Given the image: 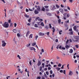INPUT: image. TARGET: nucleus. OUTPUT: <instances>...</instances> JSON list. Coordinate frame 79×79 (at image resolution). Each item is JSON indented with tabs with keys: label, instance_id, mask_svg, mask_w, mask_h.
Listing matches in <instances>:
<instances>
[{
	"label": "nucleus",
	"instance_id": "60",
	"mask_svg": "<svg viewBox=\"0 0 79 79\" xmlns=\"http://www.w3.org/2000/svg\"><path fill=\"white\" fill-rule=\"evenodd\" d=\"M8 21L9 23H10V22H11V20L10 19L9 20H8Z\"/></svg>",
	"mask_w": 79,
	"mask_h": 79
},
{
	"label": "nucleus",
	"instance_id": "17",
	"mask_svg": "<svg viewBox=\"0 0 79 79\" xmlns=\"http://www.w3.org/2000/svg\"><path fill=\"white\" fill-rule=\"evenodd\" d=\"M40 25L42 26H44V23L43 22H41V23H40Z\"/></svg>",
	"mask_w": 79,
	"mask_h": 79
},
{
	"label": "nucleus",
	"instance_id": "53",
	"mask_svg": "<svg viewBox=\"0 0 79 79\" xmlns=\"http://www.w3.org/2000/svg\"><path fill=\"white\" fill-rule=\"evenodd\" d=\"M73 0H69V1L71 3L73 1Z\"/></svg>",
	"mask_w": 79,
	"mask_h": 79
},
{
	"label": "nucleus",
	"instance_id": "12",
	"mask_svg": "<svg viewBox=\"0 0 79 79\" xmlns=\"http://www.w3.org/2000/svg\"><path fill=\"white\" fill-rule=\"evenodd\" d=\"M34 13L36 14H38L39 11H38V10H35V11Z\"/></svg>",
	"mask_w": 79,
	"mask_h": 79
},
{
	"label": "nucleus",
	"instance_id": "41",
	"mask_svg": "<svg viewBox=\"0 0 79 79\" xmlns=\"http://www.w3.org/2000/svg\"><path fill=\"white\" fill-rule=\"evenodd\" d=\"M67 9L69 10H70V8L69 7V6H67Z\"/></svg>",
	"mask_w": 79,
	"mask_h": 79
},
{
	"label": "nucleus",
	"instance_id": "45",
	"mask_svg": "<svg viewBox=\"0 0 79 79\" xmlns=\"http://www.w3.org/2000/svg\"><path fill=\"white\" fill-rule=\"evenodd\" d=\"M41 78L40 77H37V79H40Z\"/></svg>",
	"mask_w": 79,
	"mask_h": 79
},
{
	"label": "nucleus",
	"instance_id": "52",
	"mask_svg": "<svg viewBox=\"0 0 79 79\" xmlns=\"http://www.w3.org/2000/svg\"><path fill=\"white\" fill-rule=\"evenodd\" d=\"M63 70H60V73H63Z\"/></svg>",
	"mask_w": 79,
	"mask_h": 79
},
{
	"label": "nucleus",
	"instance_id": "35",
	"mask_svg": "<svg viewBox=\"0 0 79 79\" xmlns=\"http://www.w3.org/2000/svg\"><path fill=\"white\" fill-rule=\"evenodd\" d=\"M44 76L45 77H46V78H48V77L47 76V75L46 74H45L44 75Z\"/></svg>",
	"mask_w": 79,
	"mask_h": 79
},
{
	"label": "nucleus",
	"instance_id": "63",
	"mask_svg": "<svg viewBox=\"0 0 79 79\" xmlns=\"http://www.w3.org/2000/svg\"><path fill=\"white\" fill-rule=\"evenodd\" d=\"M47 68H45L44 69V70L45 71H47Z\"/></svg>",
	"mask_w": 79,
	"mask_h": 79
},
{
	"label": "nucleus",
	"instance_id": "58",
	"mask_svg": "<svg viewBox=\"0 0 79 79\" xmlns=\"http://www.w3.org/2000/svg\"><path fill=\"white\" fill-rule=\"evenodd\" d=\"M55 41L56 42H58V39H56L55 40Z\"/></svg>",
	"mask_w": 79,
	"mask_h": 79
},
{
	"label": "nucleus",
	"instance_id": "13",
	"mask_svg": "<svg viewBox=\"0 0 79 79\" xmlns=\"http://www.w3.org/2000/svg\"><path fill=\"white\" fill-rule=\"evenodd\" d=\"M29 33H30V32L29 31H28L27 33V34L26 35V37H27L28 35L29 34Z\"/></svg>",
	"mask_w": 79,
	"mask_h": 79
},
{
	"label": "nucleus",
	"instance_id": "57",
	"mask_svg": "<svg viewBox=\"0 0 79 79\" xmlns=\"http://www.w3.org/2000/svg\"><path fill=\"white\" fill-rule=\"evenodd\" d=\"M56 58L57 59H60V58L58 56H57Z\"/></svg>",
	"mask_w": 79,
	"mask_h": 79
},
{
	"label": "nucleus",
	"instance_id": "51",
	"mask_svg": "<svg viewBox=\"0 0 79 79\" xmlns=\"http://www.w3.org/2000/svg\"><path fill=\"white\" fill-rule=\"evenodd\" d=\"M62 55L63 56H65V54L64 53H62Z\"/></svg>",
	"mask_w": 79,
	"mask_h": 79
},
{
	"label": "nucleus",
	"instance_id": "2",
	"mask_svg": "<svg viewBox=\"0 0 79 79\" xmlns=\"http://www.w3.org/2000/svg\"><path fill=\"white\" fill-rule=\"evenodd\" d=\"M2 25L5 28H8L9 26V24L7 22H5L4 24H2Z\"/></svg>",
	"mask_w": 79,
	"mask_h": 79
},
{
	"label": "nucleus",
	"instance_id": "8",
	"mask_svg": "<svg viewBox=\"0 0 79 79\" xmlns=\"http://www.w3.org/2000/svg\"><path fill=\"white\" fill-rule=\"evenodd\" d=\"M69 53H70V54L73 53V49H69Z\"/></svg>",
	"mask_w": 79,
	"mask_h": 79
},
{
	"label": "nucleus",
	"instance_id": "30",
	"mask_svg": "<svg viewBox=\"0 0 79 79\" xmlns=\"http://www.w3.org/2000/svg\"><path fill=\"white\" fill-rule=\"evenodd\" d=\"M56 6L57 9H58V8H59V5H56Z\"/></svg>",
	"mask_w": 79,
	"mask_h": 79
},
{
	"label": "nucleus",
	"instance_id": "49",
	"mask_svg": "<svg viewBox=\"0 0 79 79\" xmlns=\"http://www.w3.org/2000/svg\"><path fill=\"white\" fill-rule=\"evenodd\" d=\"M31 19H28V22H31Z\"/></svg>",
	"mask_w": 79,
	"mask_h": 79
},
{
	"label": "nucleus",
	"instance_id": "62",
	"mask_svg": "<svg viewBox=\"0 0 79 79\" xmlns=\"http://www.w3.org/2000/svg\"><path fill=\"white\" fill-rule=\"evenodd\" d=\"M63 73L64 74H65V70H64L63 71Z\"/></svg>",
	"mask_w": 79,
	"mask_h": 79
},
{
	"label": "nucleus",
	"instance_id": "61",
	"mask_svg": "<svg viewBox=\"0 0 79 79\" xmlns=\"http://www.w3.org/2000/svg\"><path fill=\"white\" fill-rule=\"evenodd\" d=\"M46 74L47 75H48V71H46Z\"/></svg>",
	"mask_w": 79,
	"mask_h": 79
},
{
	"label": "nucleus",
	"instance_id": "29",
	"mask_svg": "<svg viewBox=\"0 0 79 79\" xmlns=\"http://www.w3.org/2000/svg\"><path fill=\"white\" fill-rule=\"evenodd\" d=\"M13 31L14 33H16L17 32V30L16 29H14V30H13Z\"/></svg>",
	"mask_w": 79,
	"mask_h": 79
},
{
	"label": "nucleus",
	"instance_id": "64",
	"mask_svg": "<svg viewBox=\"0 0 79 79\" xmlns=\"http://www.w3.org/2000/svg\"><path fill=\"white\" fill-rule=\"evenodd\" d=\"M42 79H45V78L44 77H42Z\"/></svg>",
	"mask_w": 79,
	"mask_h": 79
},
{
	"label": "nucleus",
	"instance_id": "6",
	"mask_svg": "<svg viewBox=\"0 0 79 79\" xmlns=\"http://www.w3.org/2000/svg\"><path fill=\"white\" fill-rule=\"evenodd\" d=\"M73 30L75 31H76V32H78V30L77 29V27L76 26H75L73 27Z\"/></svg>",
	"mask_w": 79,
	"mask_h": 79
},
{
	"label": "nucleus",
	"instance_id": "14",
	"mask_svg": "<svg viewBox=\"0 0 79 79\" xmlns=\"http://www.w3.org/2000/svg\"><path fill=\"white\" fill-rule=\"evenodd\" d=\"M70 47V46L66 45L65 46V48L67 49H68Z\"/></svg>",
	"mask_w": 79,
	"mask_h": 79
},
{
	"label": "nucleus",
	"instance_id": "32",
	"mask_svg": "<svg viewBox=\"0 0 79 79\" xmlns=\"http://www.w3.org/2000/svg\"><path fill=\"white\" fill-rule=\"evenodd\" d=\"M48 7H49V6H44V8H48Z\"/></svg>",
	"mask_w": 79,
	"mask_h": 79
},
{
	"label": "nucleus",
	"instance_id": "21",
	"mask_svg": "<svg viewBox=\"0 0 79 79\" xmlns=\"http://www.w3.org/2000/svg\"><path fill=\"white\" fill-rule=\"evenodd\" d=\"M49 28L51 29H52V26L51 25V24H49Z\"/></svg>",
	"mask_w": 79,
	"mask_h": 79
},
{
	"label": "nucleus",
	"instance_id": "27",
	"mask_svg": "<svg viewBox=\"0 0 79 79\" xmlns=\"http://www.w3.org/2000/svg\"><path fill=\"white\" fill-rule=\"evenodd\" d=\"M36 43H33L32 44V46H35L36 45Z\"/></svg>",
	"mask_w": 79,
	"mask_h": 79
},
{
	"label": "nucleus",
	"instance_id": "56",
	"mask_svg": "<svg viewBox=\"0 0 79 79\" xmlns=\"http://www.w3.org/2000/svg\"><path fill=\"white\" fill-rule=\"evenodd\" d=\"M1 1H2V2H4V3H5V1L4 0H1Z\"/></svg>",
	"mask_w": 79,
	"mask_h": 79
},
{
	"label": "nucleus",
	"instance_id": "54",
	"mask_svg": "<svg viewBox=\"0 0 79 79\" xmlns=\"http://www.w3.org/2000/svg\"><path fill=\"white\" fill-rule=\"evenodd\" d=\"M40 71L42 70V66H41V67H40Z\"/></svg>",
	"mask_w": 79,
	"mask_h": 79
},
{
	"label": "nucleus",
	"instance_id": "47",
	"mask_svg": "<svg viewBox=\"0 0 79 79\" xmlns=\"http://www.w3.org/2000/svg\"><path fill=\"white\" fill-rule=\"evenodd\" d=\"M41 52H44V49H41Z\"/></svg>",
	"mask_w": 79,
	"mask_h": 79
},
{
	"label": "nucleus",
	"instance_id": "16",
	"mask_svg": "<svg viewBox=\"0 0 79 79\" xmlns=\"http://www.w3.org/2000/svg\"><path fill=\"white\" fill-rule=\"evenodd\" d=\"M46 14L47 15H48L49 16H51V14L50 13H46Z\"/></svg>",
	"mask_w": 79,
	"mask_h": 79
},
{
	"label": "nucleus",
	"instance_id": "31",
	"mask_svg": "<svg viewBox=\"0 0 79 79\" xmlns=\"http://www.w3.org/2000/svg\"><path fill=\"white\" fill-rule=\"evenodd\" d=\"M45 8H44V7H43L42 9H41V10L42 11H45Z\"/></svg>",
	"mask_w": 79,
	"mask_h": 79
},
{
	"label": "nucleus",
	"instance_id": "4",
	"mask_svg": "<svg viewBox=\"0 0 79 79\" xmlns=\"http://www.w3.org/2000/svg\"><path fill=\"white\" fill-rule=\"evenodd\" d=\"M29 48H30V49L31 50V51L34 50V51L35 52H36V51H35V50H36V49L35 48L33 47H30Z\"/></svg>",
	"mask_w": 79,
	"mask_h": 79
},
{
	"label": "nucleus",
	"instance_id": "50",
	"mask_svg": "<svg viewBox=\"0 0 79 79\" xmlns=\"http://www.w3.org/2000/svg\"><path fill=\"white\" fill-rule=\"evenodd\" d=\"M39 21H43V19H40Z\"/></svg>",
	"mask_w": 79,
	"mask_h": 79
},
{
	"label": "nucleus",
	"instance_id": "5",
	"mask_svg": "<svg viewBox=\"0 0 79 79\" xmlns=\"http://www.w3.org/2000/svg\"><path fill=\"white\" fill-rule=\"evenodd\" d=\"M35 7L37 8V9L39 11H41L40 8L39 6H38V7L37 6H35Z\"/></svg>",
	"mask_w": 79,
	"mask_h": 79
},
{
	"label": "nucleus",
	"instance_id": "11",
	"mask_svg": "<svg viewBox=\"0 0 79 79\" xmlns=\"http://www.w3.org/2000/svg\"><path fill=\"white\" fill-rule=\"evenodd\" d=\"M52 32L53 33H54L55 31V27H52Z\"/></svg>",
	"mask_w": 79,
	"mask_h": 79
},
{
	"label": "nucleus",
	"instance_id": "7",
	"mask_svg": "<svg viewBox=\"0 0 79 79\" xmlns=\"http://www.w3.org/2000/svg\"><path fill=\"white\" fill-rule=\"evenodd\" d=\"M44 35L45 34L42 32H40L39 33V35H40L41 36H43V35Z\"/></svg>",
	"mask_w": 79,
	"mask_h": 79
},
{
	"label": "nucleus",
	"instance_id": "38",
	"mask_svg": "<svg viewBox=\"0 0 79 79\" xmlns=\"http://www.w3.org/2000/svg\"><path fill=\"white\" fill-rule=\"evenodd\" d=\"M38 37V36H36L35 37V40H37Z\"/></svg>",
	"mask_w": 79,
	"mask_h": 79
},
{
	"label": "nucleus",
	"instance_id": "40",
	"mask_svg": "<svg viewBox=\"0 0 79 79\" xmlns=\"http://www.w3.org/2000/svg\"><path fill=\"white\" fill-rule=\"evenodd\" d=\"M36 20H38V21H39V20H40V18L39 17H38L36 18Z\"/></svg>",
	"mask_w": 79,
	"mask_h": 79
},
{
	"label": "nucleus",
	"instance_id": "18",
	"mask_svg": "<svg viewBox=\"0 0 79 79\" xmlns=\"http://www.w3.org/2000/svg\"><path fill=\"white\" fill-rule=\"evenodd\" d=\"M52 6H53L52 8V10H54L56 9V8H55V5H53Z\"/></svg>",
	"mask_w": 79,
	"mask_h": 79
},
{
	"label": "nucleus",
	"instance_id": "36",
	"mask_svg": "<svg viewBox=\"0 0 79 79\" xmlns=\"http://www.w3.org/2000/svg\"><path fill=\"white\" fill-rule=\"evenodd\" d=\"M53 73V71H52V70H51L50 71V74H52Z\"/></svg>",
	"mask_w": 79,
	"mask_h": 79
},
{
	"label": "nucleus",
	"instance_id": "43",
	"mask_svg": "<svg viewBox=\"0 0 79 79\" xmlns=\"http://www.w3.org/2000/svg\"><path fill=\"white\" fill-rule=\"evenodd\" d=\"M52 77H53L54 78L55 77V74H53L52 75Z\"/></svg>",
	"mask_w": 79,
	"mask_h": 79
},
{
	"label": "nucleus",
	"instance_id": "23",
	"mask_svg": "<svg viewBox=\"0 0 79 79\" xmlns=\"http://www.w3.org/2000/svg\"><path fill=\"white\" fill-rule=\"evenodd\" d=\"M62 32V31L61 30H60L59 31V34L60 35L62 34L61 32Z\"/></svg>",
	"mask_w": 79,
	"mask_h": 79
},
{
	"label": "nucleus",
	"instance_id": "19",
	"mask_svg": "<svg viewBox=\"0 0 79 79\" xmlns=\"http://www.w3.org/2000/svg\"><path fill=\"white\" fill-rule=\"evenodd\" d=\"M58 23L60 24L61 23V20L60 19H59L58 20Z\"/></svg>",
	"mask_w": 79,
	"mask_h": 79
},
{
	"label": "nucleus",
	"instance_id": "44",
	"mask_svg": "<svg viewBox=\"0 0 79 79\" xmlns=\"http://www.w3.org/2000/svg\"><path fill=\"white\" fill-rule=\"evenodd\" d=\"M59 46H60V45H58L57 46V47H56L57 49H58V48H59Z\"/></svg>",
	"mask_w": 79,
	"mask_h": 79
},
{
	"label": "nucleus",
	"instance_id": "22",
	"mask_svg": "<svg viewBox=\"0 0 79 79\" xmlns=\"http://www.w3.org/2000/svg\"><path fill=\"white\" fill-rule=\"evenodd\" d=\"M30 46H31V44H27L26 45V46L27 47H29Z\"/></svg>",
	"mask_w": 79,
	"mask_h": 79
},
{
	"label": "nucleus",
	"instance_id": "24",
	"mask_svg": "<svg viewBox=\"0 0 79 79\" xmlns=\"http://www.w3.org/2000/svg\"><path fill=\"white\" fill-rule=\"evenodd\" d=\"M37 23L38 25H40L41 24V22H37Z\"/></svg>",
	"mask_w": 79,
	"mask_h": 79
},
{
	"label": "nucleus",
	"instance_id": "9",
	"mask_svg": "<svg viewBox=\"0 0 79 79\" xmlns=\"http://www.w3.org/2000/svg\"><path fill=\"white\" fill-rule=\"evenodd\" d=\"M41 64V63L40 60L38 61L37 65L39 66H40Z\"/></svg>",
	"mask_w": 79,
	"mask_h": 79
},
{
	"label": "nucleus",
	"instance_id": "46",
	"mask_svg": "<svg viewBox=\"0 0 79 79\" xmlns=\"http://www.w3.org/2000/svg\"><path fill=\"white\" fill-rule=\"evenodd\" d=\"M69 14H67V17H69Z\"/></svg>",
	"mask_w": 79,
	"mask_h": 79
},
{
	"label": "nucleus",
	"instance_id": "28",
	"mask_svg": "<svg viewBox=\"0 0 79 79\" xmlns=\"http://www.w3.org/2000/svg\"><path fill=\"white\" fill-rule=\"evenodd\" d=\"M32 38V35L31 34L29 36V38Z\"/></svg>",
	"mask_w": 79,
	"mask_h": 79
},
{
	"label": "nucleus",
	"instance_id": "20",
	"mask_svg": "<svg viewBox=\"0 0 79 79\" xmlns=\"http://www.w3.org/2000/svg\"><path fill=\"white\" fill-rule=\"evenodd\" d=\"M56 69H57V70L59 71L60 69L59 67H56Z\"/></svg>",
	"mask_w": 79,
	"mask_h": 79
},
{
	"label": "nucleus",
	"instance_id": "55",
	"mask_svg": "<svg viewBox=\"0 0 79 79\" xmlns=\"http://www.w3.org/2000/svg\"><path fill=\"white\" fill-rule=\"evenodd\" d=\"M26 11L27 12H28L29 11V10L27 9H26Z\"/></svg>",
	"mask_w": 79,
	"mask_h": 79
},
{
	"label": "nucleus",
	"instance_id": "10",
	"mask_svg": "<svg viewBox=\"0 0 79 79\" xmlns=\"http://www.w3.org/2000/svg\"><path fill=\"white\" fill-rule=\"evenodd\" d=\"M72 74H73L72 72L71 71V70H70L69 72V76H72Z\"/></svg>",
	"mask_w": 79,
	"mask_h": 79
},
{
	"label": "nucleus",
	"instance_id": "59",
	"mask_svg": "<svg viewBox=\"0 0 79 79\" xmlns=\"http://www.w3.org/2000/svg\"><path fill=\"white\" fill-rule=\"evenodd\" d=\"M61 7H64V6L62 4L61 5Z\"/></svg>",
	"mask_w": 79,
	"mask_h": 79
},
{
	"label": "nucleus",
	"instance_id": "34",
	"mask_svg": "<svg viewBox=\"0 0 79 79\" xmlns=\"http://www.w3.org/2000/svg\"><path fill=\"white\" fill-rule=\"evenodd\" d=\"M25 16L26 17H27V18H29V15H25Z\"/></svg>",
	"mask_w": 79,
	"mask_h": 79
},
{
	"label": "nucleus",
	"instance_id": "39",
	"mask_svg": "<svg viewBox=\"0 0 79 79\" xmlns=\"http://www.w3.org/2000/svg\"><path fill=\"white\" fill-rule=\"evenodd\" d=\"M14 25H15V26H14L15 27H16V26H17V24L16 23H14Z\"/></svg>",
	"mask_w": 79,
	"mask_h": 79
},
{
	"label": "nucleus",
	"instance_id": "37",
	"mask_svg": "<svg viewBox=\"0 0 79 79\" xmlns=\"http://www.w3.org/2000/svg\"><path fill=\"white\" fill-rule=\"evenodd\" d=\"M17 57H18V58H19V59H21V58L20 57V56H19V55H18Z\"/></svg>",
	"mask_w": 79,
	"mask_h": 79
},
{
	"label": "nucleus",
	"instance_id": "1",
	"mask_svg": "<svg viewBox=\"0 0 79 79\" xmlns=\"http://www.w3.org/2000/svg\"><path fill=\"white\" fill-rule=\"evenodd\" d=\"M76 39L77 40H79V37L78 36H75L74 37V38L73 40V41L74 42L78 43L79 42V40H76Z\"/></svg>",
	"mask_w": 79,
	"mask_h": 79
},
{
	"label": "nucleus",
	"instance_id": "25",
	"mask_svg": "<svg viewBox=\"0 0 79 79\" xmlns=\"http://www.w3.org/2000/svg\"><path fill=\"white\" fill-rule=\"evenodd\" d=\"M10 27H13V23H10Z\"/></svg>",
	"mask_w": 79,
	"mask_h": 79
},
{
	"label": "nucleus",
	"instance_id": "42",
	"mask_svg": "<svg viewBox=\"0 0 79 79\" xmlns=\"http://www.w3.org/2000/svg\"><path fill=\"white\" fill-rule=\"evenodd\" d=\"M75 46L77 48H78L79 46L78 45H75Z\"/></svg>",
	"mask_w": 79,
	"mask_h": 79
},
{
	"label": "nucleus",
	"instance_id": "26",
	"mask_svg": "<svg viewBox=\"0 0 79 79\" xmlns=\"http://www.w3.org/2000/svg\"><path fill=\"white\" fill-rule=\"evenodd\" d=\"M61 65H62V64H61L59 63L58 65V67H61Z\"/></svg>",
	"mask_w": 79,
	"mask_h": 79
},
{
	"label": "nucleus",
	"instance_id": "48",
	"mask_svg": "<svg viewBox=\"0 0 79 79\" xmlns=\"http://www.w3.org/2000/svg\"><path fill=\"white\" fill-rule=\"evenodd\" d=\"M17 35L18 37H20V34L19 33L17 34Z\"/></svg>",
	"mask_w": 79,
	"mask_h": 79
},
{
	"label": "nucleus",
	"instance_id": "3",
	"mask_svg": "<svg viewBox=\"0 0 79 79\" xmlns=\"http://www.w3.org/2000/svg\"><path fill=\"white\" fill-rule=\"evenodd\" d=\"M2 46L3 47H5L6 45V43H5V40H2Z\"/></svg>",
	"mask_w": 79,
	"mask_h": 79
},
{
	"label": "nucleus",
	"instance_id": "33",
	"mask_svg": "<svg viewBox=\"0 0 79 79\" xmlns=\"http://www.w3.org/2000/svg\"><path fill=\"white\" fill-rule=\"evenodd\" d=\"M35 27L36 28H37L38 27V26L37 25V24H35Z\"/></svg>",
	"mask_w": 79,
	"mask_h": 79
},
{
	"label": "nucleus",
	"instance_id": "15",
	"mask_svg": "<svg viewBox=\"0 0 79 79\" xmlns=\"http://www.w3.org/2000/svg\"><path fill=\"white\" fill-rule=\"evenodd\" d=\"M60 11L62 13H63V10L62 9H60Z\"/></svg>",
	"mask_w": 79,
	"mask_h": 79
}]
</instances>
